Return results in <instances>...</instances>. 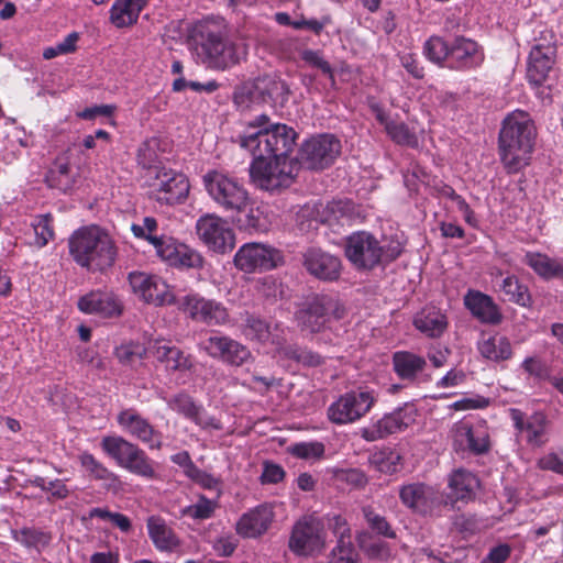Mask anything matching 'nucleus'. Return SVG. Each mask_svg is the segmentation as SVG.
I'll list each match as a JSON object with an SVG mask.
<instances>
[{"label": "nucleus", "instance_id": "27", "mask_svg": "<svg viewBox=\"0 0 563 563\" xmlns=\"http://www.w3.org/2000/svg\"><path fill=\"white\" fill-rule=\"evenodd\" d=\"M463 303L470 313L484 324H498L503 313L494 299L481 290L468 289L463 297Z\"/></svg>", "mask_w": 563, "mask_h": 563}, {"label": "nucleus", "instance_id": "55", "mask_svg": "<svg viewBox=\"0 0 563 563\" xmlns=\"http://www.w3.org/2000/svg\"><path fill=\"white\" fill-rule=\"evenodd\" d=\"M146 349L139 342H126L114 349V355L122 365H133L141 361Z\"/></svg>", "mask_w": 563, "mask_h": 563}, {"label": "nucleus", "instance_id": "29", "mask_svg": "<svg viewBox=\"0 0 563 563\" xmlns=\"http://www.w3.org/2000/svg\"><path fill=\"white\" fill-rule=\"evenodd\" d=\"M479 481L475 474L464 468L453 471L448 477L449 493L443 503L454 507L455 503H468L475 497Z\"/></svg>", "mask_w": 563, "mask_h": 563}, {"label": "nucleus", "instance_id": "35", "mask_svg": "<svg viewBox=\"0 0 563 563\" xmlns=\"http://www.w3.org/2000/svg\"><path fill=\"white\" fill-rule=\"evenodd\" d=\"M393 367L399 378L415 382L427 367V361L413 352L397 351L393 354Z\"/></svg>", "mask_w": 563, "mask_h": 563}, {"label": "nucleus", "instance_id": "9", "mask_svg": "<svg viewBox=\"0 0 563 563\" xmlns=\"http://www.w3.org/2000/svg\"><path fill=\"white\" fill-rule=\"evenodd\" d=\"M377 393L367 387H358L339 396L327 410L329 420L339 426L358 421L373 408Z\"/></svg>", "mask_w": 563, "mask_h": 563}, {"label": "nucleus", "instance_id": "15", "mask_svg": "<svg viewBox=\"0 0 563 563\" xmlns=\"http://www.w3.org/2000/svg\"><path fill=\"white\" fill-rule=\"evenodd\" d=\"M198 239L212 252L225 254L235 246V234L228 222L216 213H206L196 222Z\"/></svg>", "mask_w": 563, "mask_h": 563}, {"label": "nucleus", "instance_id": "13", "mask_svg": "<svg viewBox=\"0 0 563 563\" xmlns=\"http://www.w3.org/2000/svg\"><path fill=\"white\" fill-rule=\"evenodd\" d=\"M131 292L139 301L163 307L175 302L170 286L158 275L145 271H132L128 274Z\"/></svg>", "mask_w": 563, "mask_h": 563}, {"label": "nucleus", "instance_id": "49", "mask_svg": "<svg viewBox=\"0 0 563 563\" xmlns=\"http://www.w3.org/2000/svg\"><path fill=\"white\" fill-rule=\"evenodd\" d=\"M384 129L390 140L399 145L417 147L419 142L416 133L405 122L389 120Z\"/></svg>", "mask_w": 563, "mask_h": 563}, {"label": "nucleus", "instance_id": "1", "mask_svg": "<svg viewBox=\"0 0 563 563\" xmlns=\"http://www.w3.org/2000/svg\"><path fill=\"white\" fill-rule=\"evenodd\" d=\"M297 136L291 126L273 123L266 114H260L246 123L244 132L238 136V143L253 157L249 170L256 187L273 192L294 183L299 167L290 154Z\"/></svg>", "mask_w": 563, "mask_h": 563}, {"label": "nucleus", "instance_id": "52", "mask_svg": "<svg viewBox=\"0 0 563 563\" xmlns=\"http://www.w3.org/2000/svg\"><path fill=\"white\" fill-rule=\"evenodd\" d=\"M362 514L366 520L367 526L373 532L388 539L396 538V532L387 519L380 514L376 512L372 506H364L362 508Z\"/></svg>", "mask_w": 563, "mask_h": 563}, {"label": "nucleus", "instance_id": "41", "mask_svg": "<svg viewBox=\"0 0 563 563\" xmlns=\"http://www.w3.org/2000/svg\"><path fill=\"white\" fill-rule=\"evenodd\" d=\"M12 538L20 543L30 554L40 555L48 545L51 536L34 527H24L19 530L11 531Z\"/></svg>", "mask_w": 563, "mask_h": 563}, {"label": "nucleus", "instance_id": "24", "mask_svg": "<svg viewBox=\"0 0 563 563\" xmlns=\"http://www.w3.org/2000/svg\"><path fill=\"white\" fill-rule=\"evenodd\" d=\"M156 255L167 265L180 269L201 268L203 266L202 255L189 245L169 236L155 252Z\"/></svg>", "mask_w": 563, "mask_h": 563}, {"label": "nucleus", "instance_id": "56", "mask_svg": "<svg viewBox=\"0 0 563 563\" xmlns=\"http://www.w3.org/2000/svg\"><path fill=\"white\" fill-rule=\"evenodd\" d=\"M324 527L336 538V541L350 542L352 541V531L347 520L340 514H328L324 519Z\"/></svg>", "mask_w": 563, "mask_h": 563}, {"label": "nucleus", "instance_id": "17", "mask_svg": "<svg viewBox=\"0 0 563 563\" xmlns=\"http://www.w3.org/2000/svg\"><path fill=\"white\" fill-rule=\"evenodd\" d=\"M282 260L280 253L275 247L263 243H245L234 255L233 262L238 269L244 273L269 271L277 266Z\"/></svg>", "mask_w": 563, "mask_h": 563}, {"label": "nucleus", "instance_id": "28", "mask_svg": "<svg viewBox=\"0 0 563 563\" xmlns=\"http://www.w3.org/2000/svg\"><path fill=\"white\" fill-rule=\"evenodd\" d=\"M78 309L84 313H96L101 317H118L122 312V305L112 291L91 290L81 296L77 302Z\"/></svg>", "mask_w": 563, "mask_h": 563}, {"label": "nucleus", "instance_id": "46", "mask_svg": "<svg viewBox=\"0 0 563 563\" xmlns=\"http://www.w3.org/2000/svg\"><path fill=\"white\" fill-rule=\"evenodd\" d=\"M499 289L510 302L521 307H528L531 303V296L528 287L521 284L514 275L506 276L501 282Z\"/></svg>", "mask_w": 563, "mask_h": 563}, {"label": "nucleus", "instance_id": "43", "mask_svg": "<svg viewBox=\"0 0 563 563\" xmlns=\"http://www.w3.org/2000/svg\"><path fill=\"white\" fill-rule=\"evenodd\" d=\"M232 214L239 216L236 222L241 229L247 231H266L268 228V221L263 210L254 205L251 197L245 209L234 211Z\"/></svg>", "mask_w": 563, "mask_h": 563}, {"label": "nucleus", "instance_id": "40", "mask_svg": "<svg viewBox=\"0 0 563 563\" xmlns=\"http://www.w3.org/2000/svg\"><path fill=\"white\" fill-rule=\"evenodd\" d=\"M479 354L492 362H501L509 360L512 355V347L508 338L499 334L483 336L477 342Z\"/></svg>", "mask_w": 563, "mask_h": 563}, {"label": "nucleus", "instance_id": "32", "mask_svg": "<svg viewBox=\"0 0 563 563\" xmlns=\"http://www.w3.org/2000/svg\"><path fill=\"white\" fill-rule=\"evenodd\" d=\"M146 529L148 538L159 552L172 553L180 545L177 534L159 516H150L146 520Z\"/></svg>", "mask_w": 563, "mask_h": 563}, {"label": "nucleus", "instance_id": "37", "mask_svg": "<svg viewBox=\"0 0 563 563\" xmlns=\"http://www.w3.org/2000/svg\"><path fill=\"white\" fill-rule=\"evenodd\" d=\"M523 262L543 279L563 277V260L529 251L525 254Z\"/></svg>", "mask_w": 563, "mask_h": 563}, {"label": "nucleus", "instance_id": "62", "mask_svg": "<svg viewBox=\"0 0 563 563\" xmlns=\"http://www.w3.org/2000/svg\"><path fill=\"white\" fill-rule=\"evenodd\" d=\"M79 37H65L63 42L48 46L43 51L44 59H52L57 56L67 55L76 51Z\"/></svg>", "mask_w": 563, "mask_h": 563}, {"label": "nucleus", "instance_id": "44", "mask_svg": "<svg viewBox=\"0 0 563 563\" xmlns=\"http://www.w3.org/2000/svg\"><path fill=\"white\" fill-rule=\"evenodd\" d=\"M80 465L96 481H103L108 487L119 484L118 476L99 462L91 453L82 452L78 456Z\"/></svg>", "mask_w": 563, "mask_h": 563}, {"label": "nucleus", "instance_id": "3", "mask_svg": "<svg viewBox=\"0 0 563 563\" xmlns=\"http://www.w3.org/2000/svg\"><path fill=\"white\" fill-rule=\"evenodd\" d=\"M537 137L530 114L515 110L503 121L499 133V154L508 173H517L528 165Z\"/></svg>", "mask_w": 563, "mask_h": 563}, {"label": "nucleus", "instance_id": "36", "mask_svg": "<svg viewBox=\"0 0 563 563\" xmlns=\"http://www.w3.org/2000/svg\"><path fill=\"white\" fill-rule=\"evenodd\" d=\"M151 349L156 360L164 363L169 371L185 372L192 368L189 355H185L178 347L167 344L164 340H156Z\"/></svg>", "mask_w": 563, "mask_h": 563}, {"label": "nucleus", "instance_id": "47", "mask_svg": "<svg viewBox=\"0 0 563 563\" xmlns=\"http://www.w3.org/2000/svg\"><path fill=\"white\" fill-rule=\"evenodd\" d=\"M455 37H428L424 43V55L434 64L446 63L449 66L452 40Z\"/></svg>", "mask_w": 563, "mask_h": 563}, {"label": "nucleus", "instance_id": "14", "mask_svg": "<svg viewBox=\"0 0 563 563\" xmlns=\"http://www.w3.org/2000/svg\"><path fill=\"white\" fill-rule=\"evenodd\" d=\"M288 548L298 556L320 553L325 548L323 519L312 515L299 519L292 527Z\"/></svg>", "mask_w": 563, "mask_h": 563}, {"label": "nucleus", "instance_id": "45", "mask_svg": "<svg viewBox=\"0 0 563 563\" xmlns=\"http://www.w3.org/2000/svg\"><path fill=\"white\" fill-rule=\"evenodd\" d=\"M457 433L466 440L472 452L482 454L488 451V434L483 427L464 421L457 427Z\"/></svg>", "mask_w": 563, "mask_h": 563}, {"label": "nucleus", "instance_id": "30", "mask_svg": "<svg viewBox=\"0 0 563 563\" xmlns=\"http://www.w3.org/2000/svg\"><path fill=\"white\" fill-rule=\"evenodd\" d=\"M484 54L478 44L471 37H455L452 40L449 67L456 69H471L479 66Z\"/></svg>", "mask_w": 563, "mask_h": 563}, {"label": "nucleus", "instance_id": "7", "mask_svg": "<svg viewBox=\"0 0 563 563\" xmlns=\"http://www.w3.org/2000/svg\"><path fill=\"white\" fill-rule=\"evenodd\" d=\"M343 314L344 308L339 300L328 295H316L296 311L295 319L302 332L314 334L332 330Z\"/></svg>", "mask_w": 563, "mask_h": 563}, {"label": "nucleus", "instance_id": "10", "mask_svg": "<svg viewBox=\"0 0 563 563\" xmlns=\"http://www.w3.org/2000/svg\"><path fill=\"white\" fill-rule=\"evenodd\" d=\"M146 184L150 198L166 206L183 203L190 190L189 179L185 174L164 166L154 174H148Z\"/></svg>", "mask_w": 563, "mask_h": 563}, {"label": "nucleus", "instance_id": "16", "mask_svg": "<svg viewBox=\"0 0 563 563\" xmlns=\"http://www.w3.org/2000/svg\"><path fill=\"white\" fill-rule=\"evenodd\" d=\"M199 350L225 365L241 367L253 360L250 349L228 335H210L200 341Z\"/></svg>", "mask_w": 563, "mask_h": 563}, {"label": "nucleus", "instance_id": "39", "mask_svg": "<svg viewBox=\"0 0 563 563\" xmlns=\"http://www.w3.org/2000/svg\"><path fill=\"white\" fill-rule=\"evenodd\" d=\"M148 0H115L110 11V20L117 27L136 23Z\"/></svg>", "mask_w": 563, "mask_h": 563}, {"label": "nucleus", "instance_id": "53", "mask_svg": "<svg viewBox=\"0 0 563 563\" xmlns=\"http://www.w3.org/2000/svg\"><path fill=\"white\" fill-rule=\"evenodd\" d=\"M324 444L320 441H303L291 444L288 452L300 460L317 461L324 455Z\"/></svg>", "mask_w": 563, "mask_h": 563}, {"label": "nucleus", "instance_id": "6", "mask_svg": "<svg viewBox=\"0 0 563 563\" xmlns=\"http://www.w3.org/2000/svg\"><path fill=\"white\" fill-rule=\"evenodd\" d=\"M284 332L278 324L274 328L271 324L255 314H247L245 318L244 334L246 338L260 343H271L276 346V350L284 354L287 358L294 360L298 363L308 366H317L321 363V356L309 350L301 349L297 345L284 346V338L280 333Z\"/></svg>", "mask_w": 563, "mask_h": 563}, {"label": "nucleus", "instance_id": "18", "mask_svg": "<svg viewBox=\"0 0 563 563\" xmlns=\"http://www.w3.org/2000/svg\"><path fill=\"white\" fill-rule=\"evenodd\" d=\"M417 417L413 405L405 404L394 411L384 415L373 424L362 430V437L366 441H376L390 434L398 433L411 426Z\"/></svg>", "mask_w": 563, "mask_h": 563}, {"label": "nucleus", "instance_id": "60", "mask_svg": "<svg viewBox=\"0 0 563 563\" xmlns=\"http://www.w3.org/2000/svg\"><path fill=\"white\" fill-rule=\"evenodd\" d=\"M301 59L307 63L309 66L320 69L324 75H327L332 81L334 80V75L331 65L327 62L322 53L320 51L313 49H302L300 52Z\"/></svg>", "mask_w": 563, "mask_h": 563}, {"label": "nucleus", "instance_id": "63", "mask_svg": "<svg viewBox=\"0 0 563 563\" xmlns=\"http://www.w3.org/2000/svg\"><path fill=\"white\" fill-rule=\"evenodd\" d=\"M239 544L238 539L232 534H223L214 539L212 549L217 555L222 558L231 556Z\"/></svg>", "mask_w": 563, "mask_h": 563}, {"label": "nucleus", "instance_id": "58", "mask_svg": "<svg viewBox=\"0 0 563 563\" xmlns=\"http://www.w3.org/2000/svg\"><path fill=\"white\" fill-rule=\"evenodd\" d=\"M372 464L385 474H394L399 470L400 455L395 451H382L375 453L371 459Z\"/></svg>", "mask_w": 563, "mask_h": 563}, {"label": "nucleus", "instance_id": "21", "mask_svg": "<svg viewBox=\"0 0 563 563\" xmlns=\"http://www.w3.org/2000/svg\"><path fill=\"white\" fill-rule=\"evenodd\" d=\"M399 499L405 507L419 515H428L443 503L433 486L419 482L400 486Z\"/></svg>", "mask_w": 563, "mask_h": 563}, {"label": "nucleus", "instance_id": "5", "mask_svg": "<svg viewBox=\"0 0 563 563\" xmlns=\"http://www.w3.org/2000/svg\"><path fill=\"white\" fill-rule=\"evenodd\" d=\"M202 185L214 205L232 213L246 208L250 194L242 181L223 170L210 169L202 176Z\"/></svg>", "mask_w": 563, "mask_h": 563}, {"label": "nucleus", "instance_id": "31", "mask_svg": "<svg viewBox=\"0 0 563 563\" xmlns=\"http://www.w3.org/2000/svg\"><path fill=\"white\" fill-rule=\"evenodd\" d=\"M169 31L181 35H223L227 32V24L223 18L211 15L198 21H173Z\"/></svg>", "mask_w": 563, "mask_h": 563}, {"label": "nucleus", "instance_id": "20", "mask_svg": "<svg viewBox=\"0 0 563 563\" xmlns=\"http://www.w3.org/2000/svg\"><path fill=\"white\" fill-rule=\"evenodd\" d=\"M274 518V505L263 503L243 512L236 520L234 529L243 539H257L268 531Z\"/></svg>", "mask_w": 563, "mask_h": 563}, {"label": "nucleus", "instance_id": "42", "mask_svg": "<svg viewBox=\"0 0 563 563\" xmlns=\"http://www.w3.org/2000/svg\"><path fill=\"white\" fill-rule=\"evenodd\" d=\"M164 399L170 410L181 415L184 418L195 422L197 426H208V423L201 418L202 407L197 405L188 394L179 393L170 398Z\"/></svg>", "mask_w": 563, "mask_h": 563}, {"label": "nucleus", "instance_id": "57", "mask_svg": "<svg viewBox=\"0 0 563 563\" xmlns=\"http://www.w3.org/2000/svg\"><path fill=\"white\" fill-rule=\"evenodd\" d=\"M327 563H360V555L352 541H336L331 550Z\"/></svg>", "mask_w": 563, "mask_h": 563}, {"label": "nucleus", "instance_id": "59", "mask_svg": "<svg viewBox=\"0 0 563 563\" xmlns=\"http://www.w3.org/2000/svg\"><path fill=\"white\" fill-rule=\"evenodd\" d=\"M35 233V244L38 247L45 246L49 240L54 236V231L52 228V217L51 214H42L36 217L34 222L32 223Z\"/></svg>", "mask_w": 563, "mask_h": 563}, {"label": "nucleus", "instance_id": "4", "mask_svg": "<svg viewBox=\"0 0 563 563\" xmlns=\"http://www.w3.org/2000/svg\"><path fill=\"white\" fill-rule=\"evenodd\" d=\"M344 252L356 268L372 269L380 263L396 260L402 252V245L399 242L382 245L372 233L357 231L346 238Z\"/></svg>", "mask_w": 563, "mask_h": 563}, {"label": "nucleus", "instance_id": "34", "mask_svg": "<svg viewBox=\"0 0 563 563\" xmlns=\"http://www.w3.org/2000/svg\"><path fill=\"white\" fill-rule=\"evenodd\" d=\"M448 324L446 314L434 306L422 308L413 317L415 328L428 338H440Z\"/></svg>", "mask_w": 563, "mask_h": 563}, {"label": "nucleus", "instance_id": "23", "mask_svg": "<svg viewBox=\"0 0 563 563\" xmlns=\"http://www.w3.org/2000/svg\"><path fill=\"white\" fill-rule=\"evenodd\" d=\"M117 422L123 431L145 443L151 450L162 448L161 433L135 409L128 408L120 411Z\"/></svg>", "mask_w": 563, "mask_h": 563}, {"label": "nucleus", "instance_id": "64", "mask_svg": "<svg viewBox=\"0 0 563 563\" xmlns=\"http://www.w3.org/2000/svg\"><path fill=\"white\" fill-rule=\"evenodd\" d=\"M537 466L542 471H551L563 475V460L554 452L547 453L538 459Z\"/></svg>", "mask_w": 563, "mask_h": 563}, {"label": "nucleus", "instance_id": "22", "mask_svg": "<svg viewBox=\"0 0 563 563\" xmlns=\"http://www.w3.org/2000/svg\"><path fill=\"white\" fill-rule=\"evenodd\" d=\"M528 57L527 79L537 87L543 84L552 68L555 46L548 42V37H534Z\"/></svg>", "mask_w": 563, "mask_h": 563}, {"label": "nucleus", "instance_id": "8", "mask_svg": "<svg viewBox=\"0 0 563 563\" xmlns=\"http://www.w3.org/2000/svg\"><path fill=\"white\" fill-rule=\"evenodd\" d=\"M100 445L102 451L122 468L146 479L155 477V470L146 453L123 437H103Z\"/></svg>", "mask_w": 563, "mask_h": 563}, {"label": "nucleus", "instance_id": "19", "mask_svg": "<svg viewBox=\"0 0 563 563\" xmlns=\"http://www.w3.org/2000/svg\"><path fill=\"white\" fill-rule=\"evenodd\" d=\"M180 308L192 320L208 325H222L229 320L228 310L221 302L198 294L186 295L180 301Z\"/></svg>", "mask_w": 563, "mask_h": 563}, {"label": "nucleus", "instance_id": "11", "mask_svg": "<svg viewBox=\"0 0 563 563\" xmlns=\"http://www.w3.org/2000/svg\"><path fill=\"white\" fill-rule=\"evenodd\" d=\"M341 141L331 133H320L303 141L298 151V166L309 170H323L340 156Z\"/></svg>", "mask_w": 563, "mask_h": 563}, {"label": "nucleus", "instance_id": "12", "mask_svg": "<svg viewBox=\"0 0 563 563\" xmlns=\"http://www.w3.org/2000/svg\"><path fill=\"white\" fill-rule=\"evenodd\" d=\"M244 37H203L198 55L209 68L224 70L246 56Z\"/></svg>", "mask_w": 563, "mask_h": 563}, {"label": "nucleus", "instance_id": "2", "mask_svg": "<svg viewBox=\"0 0 563 563\" xmlns=\"http://www.w3.org/2000/svg\"><path fill=\"white\" fill-rule=\"evenodd\" d=\"M73 261L89 272H104L112 267L118 249L111 235L99 225H86L75 230L68 239Z\"/></svg>", "mask_w": 563, "mask_h": 563}, {"label": "nucleus", "instance_id": "25", "mask_svg": "<svg viewBox=\"0 0 563 563\" xmlns=\"http://www.w3.org/2000/svg\"><path fill=\"white\" fill-rule=\"evenodd\" d=\"M510 417L515 428L525 434L529 445L540 448L548 442L547 429L549 421L542 411H536L526 417L520 409L511 408Z\"/></svg>", "mask_w": 563, "mask_h": 563}, {"label": "nucleus", "instance_id": "51", "mask_svg": "<svg viewBox=\"0 0 563 563\" xmlns=\"http://www.w3.org/2000/svg\"><path fill=\"white\" fill-rule=\"evenodd\" d=\"M217 508V501L200 495L198 500L191 505L185 506L180 509L181 517L190 518L192 520H206L213 516Z\"/></svg>", "mask_w": 563, "mask_h": 563}, {"label": "nucleus", "instance_id": "33", "mask_svg": "<svg viewBox=\"0 0 563 563\" xmlns=\"http://www.w3.org/2000/svg\"><path fill=\"white\" fill-rule=\"evenodd\" d=\"M252 87L263 101L283 104L290 95L287 82L276 74H265L256 77Z\"/></svg>", "mask_w": 563, "mask_h": 563}, {"label": "nucleus", "instance_id": "48", "mask_svg": "<svg viewBox=\"0 0 563 563\" xmlns=\"http://www.w3.org/2000/svg\"><path fill=\"white\" fill-rule=\"evenodd\" d=\"M157 220L153 217H145L142 220L141 224L133 223L131 225V231L133 235L137 239L146 240L150 244L153 245L155 252L161 247L163 242L169 238V235H157Z\"/></svg>", "mask_w": 563, "mask_h": 563}, {"label": "nucleus", "instance_id": "38", "mask_svg": "<svg viewBox=\"0 0 563 563\" xmlns=\"http://www.w3.org/2000/svg\"><path fill=\"white\" fill-rule=\"evenodd\" d=\"M148 0H115L110 11V20L117 27L136 23Z\"/></svg>", "mask_w": 563, "mask_h": 563}, {"label": "nucleus", "instance_id": "26", "mask_svg": "<svg viewBox=\"0 0 563 563\" xmlns=\"http://www.w3.org/2000/svg\"><path fill=\"white\" fill-rule=\"evenodd\" d=\"M303 266L313 277L333 282L341 273V260L319 247H309L303 253Z\"/></svg>", "mask_w": 563, "mask_h": 563}, {"label": "nucleus", "instance_id": "50", "mask_svg": "<svg viewBox=\"0 0 563 563\" xmlns=\"http://www.w3.org/2000/svg\"><path fill=\"white\" fill-rule=\"evenodd\" d=\"M328 213L339 222H354L360 218L355 203L350 199L332 200L327 205Z\"/></svg>", "mask_w": 563, "mask_h": 563}, {"label": "nucleus", "instance_id": "54", "mask_svg": "<svg viewBox=\"0 0 563 563\" xmlns=\"http://www.w3.org/2000/svg\"><path fill=\"white\" fill-rule=\"evenodd\" d=\"M158 143L155 139L144 141L137 150L136 161L137 164L143 169L152 170L150 174H154L157 168L158 163V153H157Z\"/></svg>", "mask_w": 563, "mask_h": 563}, {"label": "nucleus", "instance_id": "61", "mask_svg": "<svg viewBox=\"0 0 563 563\" xmlns=\"http://www.w3.org/2000/svg\"><path fill=\"white\" fill-rule=\"evenodd\" d=\"M35 485L42 490L48 492L56 499H65L69 495V489L62 479L46 481L43 477H37Z\"/></svg>", "mask_w": 563, "mask_h": 563}]
</instances>
